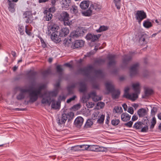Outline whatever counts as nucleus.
I'll return each instance as SVG.
<instances>
[{
  "label": "nucleus",
  "instance_id": "64",
  "mask_svg": "<svg viewBox=\"0 0 161 161\" xmlns=\"http://www.w3.org/2000/svg\"><path fill=\"white\" fill-rule=\"evenodd\" d=\"M137 117L135 115H134L133 116L132 118V120L133 121H135L137 119Z\"/></svg>",
  "mask_w": 161,
  "mask_h": 161
},
{
  "label": "nucleus",
  "instance_id": "6",
  "mask_svg": "<svg viewBox=\"0 0 161 161\" xmlns=\"http://www.w3.org/2000/svg\"><path fill=\"white\" fill-rule=\"evenodd\" d=\"M74 116V114L70 112L67 114H62L61 117H58L57 119V121L58 125H62L64 124L67 119L69 120L73 118Z\"/></svg>",
  "mask_w": 161,
  "mask_h": 161
},
{
  "label": "nucleus",
  "instance_id": "55",
  "mask_svg": "<svg viewBox=\"0 0 161 161\" xmlns=\"http://www.w3.org/2000/svg\"><path fill=\"white\" fill-rule=\"evenodd\" d=\"M37 73L36 72L31 71L29 73V75L31 77H34L36 75Z\"/></svg>",
  "mask_w": 161,
  "mask_h": 161
},
{
  "label": "nucleus",
  "instance_id": "25",
  "mask_svg": "<svg viewBox=\"0 0 161 161\" xmlns=\"http://www.w3.org/2000/svg\"><path fill=\"white\" fill-rule=\"evenodd\" d=\"M137 114L139 115V117H141L146 115L147 112L145 109L142 108L138 110Z\"/></svg>",
  "mask_w": 161,
  "mask_h": 161
},
{
  "label": "nucleus",
  "instance_id": "14",
  "mask_svg": "<svg viewBox=\"0 0 161 161\" xmlns=\"http://www.w3.org/2000/svg\"><path fill=\"white\" fill-rule=\"evenodd\" d=\"M100 36L101 35L100 34L95 35L91 34H89L86 35V38L88 40L94 42L97 40L100 37Z\"/></svg>",
  "mask_w": 161,
  "mask_h": 161
},
{
  "label": "nucleus",
  "instance_id": "20",
  "mask_svg": "<svg viewBox=\"0 0 161 161\" xmlns=\"http://www.w3.org/2000/svg\"><path fill=\"white\" fill-rule=\"evenodd\" d=\"M32 14L29 11H26L23 14V18H27L26 22L27 23H30L31 22Z\"/></svg>",
  "mask_w": 161,
  "mask_h": 161
},
{
  "label": "nucleus",
  "instance_id": "54",
  "mask_svg": "<svg viewBox=\"0 0 161 161\" xmlns=\"http://www.w3.org/2000/svg\"><path fill=\"white\" fill-rule=\"evenodd\" d=\"M133 124V122L131 121L128 122H127L125 124V125L127 126L128 127H130L132 126V125Z\"/></svg>",
  "mask_w": 161,
  "mask_h": 161
},
{
  "label": "nucleus",
  "instance_id": "43",
  "mask_svg": "<svg viewBox=\"0 0 161 161\" xmlns=\"http://www.w3.org/2000/svg\"><path fill=\"white\" fill-rule=\"evenodd\" d=\"M56 70L57 72L60 75H61L63 70V69L61 67L60 65H58L56 67Z\"/></svg>",
  "mask_w": 161,
  "mask_h": 161
},
{
  "label": "nucleus",
  "instance_id": "39",
  "mask_svg": "<svg viewBox=\"0 0 161 161\" xmlns=\"http://www.w3.org/2000/svg\"><path fill=\"white\" fill-rule=\"evenodd\" d=\"M141 131L142 132H146L148 130V124H147V122H146V125H143L142 127L141 128Z\"/></svg>",
  "mask_w": 161,
  "mask_h": 161
},
{
  "label": "nucleus",
  "instance_id": "59",
  "mask_svg": "<svg viewBox=\"0 0 161 161\" xmlns=\"http://www.w3.org/2000/svg\"><path fill=\"white\" fill-rule=\"evenodd\" d=\"M49 12L50 13L54 12L55 11V6H52V7L50 8L49 9Z\"/></svg>",
  "mask_w": 161,
  "mask_h": 161
},
{
  "label": "nucleus",
  "instance_id": "4",
  "mask_svg": "<svg viewBox=\"0 0 161 161\" xmlns=\"http://www.w3.org/2000/svg\"><path fill=\"white\" fill-rule=\"evenodd\" d=\"M105 86L107 91L112 92V96L113 99L119 97L120 94V92L119 90L114 89V87L111 82H106L105 83Z\"/></svg>",
  "mask_w": 161,
  "mask_h": 161
},
{
  "label": "nucleus",
  "instance_id": "15",
  "mask_svg": "<svg viewBox=\"0 0 161 161\" xmlns=\"http://www.w3.org/2000/svg\"><path fill=\"white\" fill-rule=\"evenodd\" d=\"M84 42L82 40H76L75 41L73 44L71 46V48L73 49H75L78 48L79 47H82L84 45Z\"/></svg>",
  "mask_w": 161,
  "mask_h": 161
},
{
  "label": "nucleus",
  "instance_id": "63",
  "mask_svg": "<svg viewBox=\"0 0 161 161\" xmlns=\"http://www.w3.org/2000/svg\"><path fill=\"white\" fill-rule=\"evenodd\" d=\"M76 85V84H73L71 86L69 87L68 88L69 91H70V88H73L75 87Z\"/></svg>",
  "mask_w": 161,
  "mask_h": 161
},
{
  "label": "nucleus",
  "instance_id": "41",
  "mask_svg": "<svg viewBox=\"0 0 161 161\" xmlns=\"http://www.w3.org/2000/svg\"><path fill=\"white\" fill-rule=\"evenodd\" d=\"M153 93V91L152 89L147 88L145 90V96H148L151 95Z\"/></svg>",
  "mask_w": 161,
  "mask_h": 161
},
{
  "label": "nucleus",
  "instance_id": "46",
  "mask_svg": "<svg viewBox=\"0 0 161 161\" xmlns=\"http://www.w3.org/2000/svg\"><path fill=\"white\" fill-rule=\"evenodd\" d=\"M79 147L80 148H82V150H89V145H83L79 146Z\"/></svg>",
  "mask_w": 161,
  "mask_h": 161
},
{
  "label": "nucleus",
  "instance_id": "18",
  "mask_svg": "<svg viewBox=\"0 0 161 161\" xmlns=\"http://www.w3.org/2000/svg\"><path fill=\"white\" fill-rule=\"evenodd\" d=\"M149 40L148 37L146 34L142 35L139 39V42L141 45H145L147 44Z\"/></svg>",
  "mask_w": 161,
  "mask_h": 161
},
{
  "label": "nucleus",
  "instance_id": "57",
  "mask_svg": "<svg viewBox=\"0 0 161 161\" xmlns=\"http://www.w3.org/2000/svg\"><path fill=\"white\" fill-rule=\"evenodd\" d=\"M65 98H66V97L65 96L61 95V96H59V97L58 98V101H60L61 100L64 101Z\"/></svg>",
  "mask_w": 161,
  "mask_h": 161
},
{
  "label": "nucleus",
  "instance_id": "26",
  "mask_svg": "<svg viewBox=\"0 0 161 161\" xmlns=\"http://www.w3.org/2000/svg\"><path fill=\"white\" fill-rule=\"evenodd\" d=\"M45 16L44 18L46 20L49 21L51 19L52 17V14L49 11H44Z\"/></svg>",
  "mask_w": 161,
  "mask_h": 161
},
{
  "label": "nucleus",
  "instance_id": "37",
  "mask_svg": "<svg viewBox=\"0 0 161 161\" xmlns=\"http://www.w3.org/2000/svg\"><path fill=\"white\" fill-rule=\"evenodd\" d=\"M93 124L92 122L91 119H88L87 120L85 125L84 127L87 128L90 127Z\"/></svg>",
  "mask_w": 161,
  "mask_h": 161
},
{
  "label": "nucleus",
  "instance_id": "42",
  "mask_svg": "<svg viewBox=\"0 0 161 161\" xmlns=\"http://www.w3.org/2000/svg\"><path fill=\"white\" fill-rule=\"evenodd\" d=\"M105 115L102 114L99 118L97 120V122L99 124H102L103 123Z\"/></svg>",
  "mask_w": 161,
  "mask_h": 161
},
{
  "label": "nucleus",
  "instance_id": "19",
  "mask_svg": "<svg viewBox=\"0 0 161 161\" xmlns=\"http://www.w3.org/2000/svg\"><path fill=\"white\" fill-rule=\"evenodd\" d=\"M8 9L11 13H14L15 11V6L16 4L10 0H8Z\"/></svg>",
  "mask_w": 161,
  "mask_h": 161
},
{
  "label": "nucleus",
  "instance_id": "40",
  "mask_svg": "<svg viewBox=\"0 0 161 161\" xmlns=\"http://www.w3.org/2000/svg\"><path fill=\"white\" fill-rule=\"evenodd\" d=\"M114 2L117 8L118 9H120L121 5L120 0H114Z\"/></svg>",
  "mask_w": 161,
  "mask_h": 161
},
{
  "label": "nucleus",
  "instance_id": "52",
  "mask_svg": "<svg viewBox=\"0 0 161 161\" xmlns=\"http://www.w3.org/2000/svg\"><path fill=\"white\" fill-rule=\"evenodd\" d=\"M157 109L155 107H153L151 110V114L153 115H155L157 112Z\"/></svg>",
  "mask_w": 161,
  "mask_h": 161
},
{
  "label": "nucleus",
  "instance_id": "38",
  "mask_svg": "<svg viewBox=\"0 0 161 161\" xmlns=\"http://www.w3.org/2000/svg\"><path fill=\"white\" fill-rule=\"evenodd\" d=\"M108 30V28L106 26H100L99 29L96 30L97 32H100L103 31H105Z\"/></svg>",
  "mask_w": 161,
  "mask_h": 161
},
{
  "label": "nucleus",
  "instance_id": "12",
  "mask_svg": "<svg viewBox=\"0 0 161 161\" xmlns=\"http://www.w3.org/2000/svg\"><path fill=\"white\" fill-rule=\"evenodd\" d=\"M69 33V29L68 28H62L59 32L58 31L57 34L59 37L61 38V37H65Z\"/></svg>",
  "mask_w": 161,
  "mask_h": 161
},
{
  "label": "nucleus",
  "instance_id": "58",
  "mask_svg": "<svg viewBox=\"0 0 161 161\" xmlns=\"http://www.w3.org/2000/svg\"><path fill=\"white\" fill-rule=\"evenodd\" d=\"M127 111L131 114H133L134 113V109L132 107L129 108Z\"/></svg>",
  "mask_w": 161,
  "mask_h": 161
},
{
  "label": "nucleus",
  "instance_id": "24",
  "mask_svg": "<svg viewBox=\"0 0 161 161\" xmlns=\"http://www.w3.org/2000/svg\"><path fill=\"white\" fill-rule=\"evenodd\" d=\"M121 120L124 122L129 121L130 118L131 116L126 113H123L121 115Z\"/></svg>",
  "mask_w": 161,
  "mask_h": 161
},
{
  "label": "nucleus",
  "instance_id": "36",
  "mask_svg": "<svg viewBox=\"0 0 161 161\" xmlns=\"http://www.w3.org/2000/svg\"><path fill=\"white\" fill-rule=\"evenodd\" d=\"M143 25L144 27L146 28H149L152 26V24L151 22L146 20L144 21Z\"/></svg>",
  "mask_w": 161,
  "mask_h": 161
},
{
  "label": "nucleus",
  "instance_id": "21",
  "mask_svg": "<svg viewBox=\"0 0 161 161\" xmlns=\"http://www.w3.org/2000/svg\"><path fill=\"white\" fill-rule=\"evenodd\" d=\"M80 85L79 91L80 92L84 93L86 90V85L84 82H80L79 83Z\"/></svg>",
  "mask_w": 161,
  "mask_h": 161
},
{
  "label": "nucleus",
  "instance_id": "3",
  "mask_svg": "<svg viewBox=\"0 0 161 161\" xmlns=\"http://www.w3.org/2000/svg\"><path fill=\"white\" fill-rule=\"evenodd\" d=\"M59 26L56 25L49 26L47 33L49 35H51V39L56 42H59L61 41V38L57 36V33L58 32V30L59 29Z\"/></svg>",
  "mask_w": 161,
  "mask_h": 161
},
{
  "label": "nucleus",
  "instance_id": "45",
  "mask_svg": "<svg viewBox=\"0 0 161 161\" xmlns=\"http://www.w3.org/2000/svg\"><path fill=\"white\" fill-rule=\"evenodd\" d=\"M114 110H115L116 113H121L123 111L122 108L121 107H115L114 108Z\"/></svg>",
  "mask_w": 161,
  "mask_h": 161
},
{
  "label": "nucleus",
  "instance_id": "47",
  "mask_svg": "<svg viewBox=\"0 0 161 161\" xmlns=\"http://www.w3.org/2000/svg\"><path fill=\"white\" fill-rule=\"evenodd\" d=\"M24 29L25 28L23 26H19V31L20 35H23L24 34Z\"/></svg>",
  "mask_w": 161,
  "mask_h": 161
},
{
  "label": "nucleus",
  "instance_id": "32",
  "mask_svg": "<svg viewBox=\"0 0 161 161\" xmlns=\"http://www.w3.org/2000/svg\"><path fill=\"white\" fill-rule=\"evenodd\" d=\"M71 39L65 38L63 41V43L65 45V46L68 47L71 45Z\"/></svg>",
  "mask_w": 161,
  "mask_h": 161
},
{
  "label": "nucleus",
  "instance_id": "31",
  "mask_svg": "<svg viewBox=\"0 0 161 161\" xmlns=\"http://www.w3.org/2000/svg\"><path fill=\"white\" fill-rule=\"evenodd\" d=\"M92 97H93V98L95 101H98L101 100L100 98L98 99H96L95 100V98L96 97V92H92L88 94V98Z\"/></svg>",
  "mask_w": 161,
  "mask_h": 161
},
{
  "label": "nucleus",
  "instance_id": "61",
  "mask_svg": "<svg viewBox=\"0 0 161 161\" xmlns=\"http://www.w3.org/2000/svg\"><path fill=\"white\" fill-rule=\"evenodd\" d=\"M156 123V120L155 118L154 117L152 119L151 122L152 124L155 125Z\"/></svg>",
  "mask_w": 161,
  "mask_h": 161
},
{
  "label": "nucleus",
  "instance_id": "16",
  "mask_svg": "<svg viewBox=\"0 0 161 161\" xmlns=\"http://www.w3.org/2000/svg\"><path fill=\"white\" fill-rule=\"evenodd\" d=\"M94 9V5L91 4L90 5V6L87 10L85 11L82 12V14L86 16H89L92 15V10Z\"/></svg>",
  "mask_w": 161,
  "mask_h": 161
},
{
  "label": "nucleus",
  "instance_id": "33",
  "mask_svg": "<svg viewBox=\"0 0 161 161\" xmlns=\"http://www.w3.org/2000/svg\"><path fill=\"white\" fill-rule=\"evenodd\" d=\"M71 11L72 13L77 15L78 12L77 7L75 5L72 6V8L71 9Z\"/></svg>",
  "mask_w": 161,
  "mask_h": 161
},
{
  "label": "nucleus",
  "instance_id": "30",
  "mask_svg": "<svg viewBox=\"0 0 161 161\" xmlns=\"http://www.w3.org/2000/svg\"><path fill=\"white\" fill-rule=\"evenodd\" d=\"M95 73L96 77L102 78L103 76V74L101 70L99 69L95 70Z\"/></svg>",
  "mask_w": 161,
  "mask_h": 161
},
{
  "label": "nucleus",
  "instance_id": "48",
  "mask_svg": "<svg viewBox=\"0 0 161 161\" xmlns=\"http://www.w3.org/2000/svg\"><path fill=\"white\" fill-rule=\"evenodd\" d=\"M119 122V120L118 119H113L111 121V123L114 125H118Z\"/></svg>",
  "mask_w": 161,
  "mask_h": 161
},
{
  "label": "nucleus",
  "instance_id": "60",
  "mask_svg": "<svg viewBox=\"0 0 161 161\" xmlns=\"http://www.w3.org/2000/svg\"><path fill=\"white\" fill-rule=\"evenodd\" d=\"M97 105L98 106L100 107L101 108H102L104 106V103L102 102H99L97 103Z\"/></svg>",
  "mask_w": 161,
  "mask_h": 161
},
{
  "label": "nucleus",
  "instance_id": "56",
  "mask_svg": "<svg viewBox=\"0 0 161 161\" xmlns=\"http://www.w3.org/2000/svg\"><path fill=\"white\" fill-rule=\"evenodd\" d=\"M101 8V6L97 4L94 5V9L96 10H99Z\"/></svg>",
  "mask_w": 161,
  "mask_h": 161
},
{
  "label": "nucleus",
  "instance_id": "17",
  "mask_svg": "<svg viewBox=\"0 0 161 161\" xmlns=\"http://www.w3.org/2000/svg\"><path fill=\"white\" fill-rule=\"evenodd\" d=\"M84 119L81 117H77L75 120L74 124L77 127H80L83 122Z\"/></svg>",
  "mask_w": 161,
  "mask_h": 161
},
{
  "label": "nucleus",
  "instance_id": "53",
  "mask_svg": "<svg viewBox=\"0 0 161 161\" xmlns=\"http://www.w3.org/2000/svg\"><path fill=\"white\" fill-rule=\"evenodd\" d=\"M76 97V96L74 95L72 97L67 100V103H69L72 101L74 100Z\"/></svg>",
  "mask_w": 161,
  "mask_h": 161
},
{
  "label": "nucleus",
  "instance_id": "5",
  "mask_svg": "<svg viewBox=\"0 0 161 161\" xmlns=\"http://www.w3.org/2000/svg\"><path fill=\"white\" fill-rule=\"evenodd\" d=\"M139 86L140 85L138 83L133 84L132 87L135 93H133L131 94H130V96H128L126 98L133 101H135L138 97V95L140 93Z\"/></svg>",
  "mask_w": 161,
  "mask_h": 161
},
{
  "label": "nucleus",
  "instance_id": "8",
  "mask_svg": "<svg viewBox=\"0 0 161 161\" xmlns=\"http://www.w3.org/2000/svg\"><path fill=\"white\" fill-rule=\"evenodd\" d=\"M93 69V67L92 66H89L87 67L80 69L77 71V72L79 74L88 76L92 71Z\"/></svg>",
  "mask_w": 161,
  "mask_h": 161
},
{
  "label": "nucleus",
  "instance_id": "2",
  "mask_svg": "<svg viewBox=\"0 0 161 161\" xmlns=\"http://www.w3.org/2000/svg\"><path fill=\"white\" fill-rule=\"evenodd\" d=\"M42 95V96L41 97L39 96L40 97H44L42 98V103L43 104H48L49 105L50 104L51 102H52L51 107L52 108L54 109H57L59 108L60 106V101H58L56 102L54 100L51 99L52 97H53L52 96H49L46 95V94H44Z\"/></svg>",
  "mask_w": 161,
  "mask_h": 161
},
{
  "label": "nucleus",
  "instance_id": "34",
  "mask_svg": "<svg viewBox=\"0 0 161 161\" xmlns=\"http://www.w3.org/2000/svg\"><path fill=\"white\" fill-rule=\"evenodd\" d=\"M98 145H89V150L93 151H97L98 150Z\"/></svg>",
  "mask_w": 161,
  "mask_h": 161
},
{
  "label": "nucleus",
  "instance_id": "13",
  "mask_svg": "<svg viewBox=\"0 0 161 161\" xmlns=\"http://www.w3.org/2000/svg\"><path fill=\"white\" fill-rule=\"evenodd\" d=\"M138 66V64L136 63L131 67L130 69V73L131 76L135 75L137 73Z\"/></svg>",
  "mask_w": 161,
  "mask_h": 161
},
{
  "label": "nucleus",
  "instance_id": "27",
  "mask_svg": "<svg viewBox=\"0 0 161 161\" xmlns=\"http://www.w3.org/2000/svg\"><path fill=\"white\" fill-rule=\"evenodd\" d=\"M143 125H144V124L141 122L139 121L136 122L134 124L133 127L136 129L139 130L141 129Z\"/></svg>",
  "mask_w": 161,
  "mask_h": 161
},
{
  "label": "nucleus",
  "instance_id": "9",
  "mask_svg": "<svg viewBox=\"0 0 161 161\" xmlns=\"http://www.w3.org/2000/svg\"><path fill=\"white\" fill-rule=\"evenodd\" d=\"M135 15L136 19L138 20V22L140 24L142 21L147 17L146 14L143 10L137 11Z\"/></svg>",
  "mask_w": 161,
  "mask_h": 161
},
{
  "label": "nucleus",
  "instance_id": "7",
  "mask_svg": "<svg viewBox=\"0 0 161 161\" xmlns=\"http://www.w3.org/2000/svg\"><path fill=\"white\" fill-rule=\"evenodd\" d=\"M69 15L66 12L63 11L60 14L59 19L63 21L65 25H70L72 24V21L69 20Z\"/></svg>",
  "mask_w": 161,
  "mask_h": 161
},
{
  "label": "nucleus",
  "instance_id": "23",
  "mask_svg": "<svg viewBox=\"0 0 161 161\" xmlns=\"http://www.w3.org/2000/svg\"><path fill=\"white\" fill-rule=\"evenodd\" d=\"M89 1H84L81 2L80 4V6L82 9H86L89 6Z\"/></svg>",
  "mask_w": 161,
  "mask_h": 161
},
{
  "label": "nucleus",
  "instance_id": "29",
  "mask_svg": "<svg viewBox=\"0 0 161 161\" xmlns=\"http://www.w3.org/2000/svg\"><path fill=\"white\" fill-rule=\"evenodd\" d=\"M71 2V0H63L62 7L68 8Z\"/></svg>",
  "mask_w": 161,
  "mask_h": 161
},
{
  "label": "nucleus",
  "instance_id": "11",
  "mask_svg": "<svg viewBox=\"0 0 161 161\" xmlns=\"http://www.w3.org/2000/svg\"><path fill=\"white\" fill-rule=\"evenodd\" d=\"M59 86V83H57L55 85V89L53 91L45 92L44 94L49 96H56L58 92Z\"/></svg>",
  "mask_w": 161,
  "mask_h": 161
},
{
  "label": "nucleus",
  "instance_id": "35",
  "mask_svg": "<svg viewBox=\"0 0 161 161\" xmlns=\"http://www.w3.org/2000/svg\"><path fill=\"white\" fill-rule=\"evenodd\" d=\"M130 90V88L129 87H126L124 90V94L123 95V97L125 98L127 97L128 96H130V94L129 93V91Z\"/></svg>",
  "mask_w": 161,
  "mask_h": 161
},
{
  "label": "nucleus",
  "instance_id": "1",
  "mask_svg": "<svg viewBox=\"0 0 161 161\" xmlns=\"http://www.w3.org/2000/svg\"><path fill=\"white\" fill-rule=\"evenodd\" d=\"M46 87L45 85H42L35 89L31 90L30 89H21L20 93L17 95L16 98L18 100H21L24 98L26 93L28 92L29 100L28 102L33 103L38 99L39 96L42 97V91Z\"/></svg>",
  "mask_w": 161,
  "mask_h": 161
},
{
  "label": "nucleus",
  "instance_id": "22",
  "mask_svg": "<svg viewBox=\"0 0 161 161\" xmlns=\"http://www.w3.org/2000/svg\"><path fill=\"white\" fill-rule=\"evenodd\" d=\"M116 56L115 55H110L108 57V58L109 60L108 65H114L115 64V61L114 59Z\"/></svg>",
  "mask_w": 161,
  "mask_h": 161
},
{
  "label": "nucleus",
  "instance_id": "44",
  "mask_svg": "<svg viewBox=\"0 0 161 161\" xmlns=\"http://www.w3.org/2000/svg\"><path fill=\"white\" fill-rule=\"evenodd\" d=\"M105 60L104 59H99L95 61V63L98 64H101L104 63Z\"/></svg>",
  "mask_w": 161,
  "mask_h": 161
},
{
  "label": "nucleus",
  "instance_id": "49",
  "mask_svg": "<svg viewBox=\"0 0 161 161\" xmlns=\"http://www.w3.org/2000/svg\"><path fill=\"white\" fill-rule=\"evenodd\" d=\"M51 72V70L50 69H48L43 72L42 74L43 76H45L48 75Z\"/></svg>",
  "mask_w": 161,
  "mask_h": 161
},
{
  "label": "nucleus",
  "instance_id": "50",
  "mask_svg": "<svg viewBox=\"0 0 161 161\" xmlns=\"http://www.w3.org/2000/svg\"><path fill=\"white\" fill-rule=\"evenodd\" d=\"M107 150L106 148L104 147H100L98 146V150H97V152H103Z\"/></svg>",
  "mask_w": 161,
  "mask_h": 161
},
{
  "label": "nucleus",
  "instance_id": "62",
  "mask_svg": "<svg viewBox=\"0 0 161 161\" xmlns=\"http://www.w3.org/2000/svg\"><path fill=\"white\" fill-rule=\"evenodd\" d=\"M25 32L28 35H31V32H30V31L28 30L27 28V26H25Z\"/></svg>",
  "mask_w": 161,
  "mask_h": 161
},
{
  "label": "nucleus",
  "instance_id": "28",
  "mask_svg": "<svg viewBox=\"0 0 161 161\" xmlns=\"http://www.w3.org/2000/svg\"><path fill=\"white\" fill-rule=\"evenodd\" d=\"M131 58L132 57L130 55H125L123 59V63L124 64H127L131 60Z\"/></svg>",
  "mask_w": 161,
  "mask_h": 161
},
{
  "label": "nucleus",
  "instance_id": "10",
  "mask_svg": "<svg viewBox=\"0 0 161 161\" xmlns=\"http://www.w3.org/2000/svg\"><path fill=\"white\" fill-rule=\"evenodd\" d=\"M84 33L83 29H77L75 31H73L70 34V37L71 38L77 37L82 36Z\"/></svg>",
  "mask_w": 161,
  "mask_h": 161
},
{
  "label": "nucleus",
  "instance_id": "51",
  "mask_svg": "<svg viewBox=\"0 0 161 161\" xmlns=\"http://www.w3.org/2000/svg\"><path fill=\"white\" fill-rule=\"evenodd\" d=\"M80 104L79 103L74 105L72 108L75 110H78L80 108Z\"/></svg>",
  "mask_w": 161,
  "mask_h": 161
}]
</instances>
